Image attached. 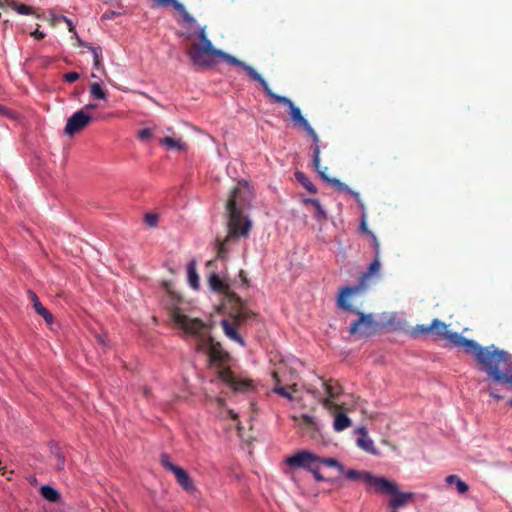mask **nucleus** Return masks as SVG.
I'll return each mask as SVG.
<instances>
[{"label": "nucleus", "instance_id": "obj_1", "mask_svg": "<svg viewBox=\"0 0 512 512\" xmlns=\"http://www.w3.org/2000/svg\"><path fill=\"white\" fill-rule=\"evenodd\" d=\"M253 192L247 182L240 181L231 191L226 202L228 215V234L224 240L217 239V257L224 259L228 253V245L236 243L240 237H248L252 223L243 215V210L249 206Z\"/></svg>", "mask_w": 512, "mask_h": 512}, {"label": "nucleus", "instance_id": "obj_2", "mask_svg": "<svg viewBox=\"0 0 512 512\" xmlns=\"http://www.w3.org/2000/svg\"><path fill=\"white\" fill-rule=\"evenodd\" d=\"M170 301L167 303L170 318L174 324L186 334L196 337L197 352H224L220 342L216 341L210 334L208 327L198 318H190L182 311L181 297L167 287Z\"/></svg>", "mask_w": 512, "mask_h": 512}, {"label": "nucleus", "instance_id": "obj_3", "mask_svg": "<svg viewBox=\"0 0 512 512\" xmlns=\"http://www.w3.org/2000/svg\"><path fill=\"white\" fill-rule=\"evenodd\" d=\"M412 335L415 337L436 335L445 339L451 347L463 348L465 352H504L494 345L481 347L475 341L469 340L457 332L449 331L448 325L438 319H433L430 324L416 325L412 330Z\"/></svg>", "mask_w": 512, "mask_h": 512}, {"label": "nucleus", "instance_id": "obj_4", "mask_svg": "<svg viewBox=\"0 0 512 512\" xmlns=\"http://www.w3.org/2000/svg\"><path fill=\"white\" fill-rule=\"evenodd\" d=\"M352 309H344L358 315V319L351 323L349 327L351 335L370 337L384 330L397 329L399 326L395 313L383 312L376 318L372 313L364 314L353 305Z\"/></svg>", "mask_w": 512, "mask_h": 512}, {"label": "nucleus", "instance_id": "obj_5", "mask_svg": "<svg viewBox=\"0 0 512 512\" xmlns=\"http://www.w3.org/2000/svg\"><path fill=\"white\" fill-rule=\"evenodd\" d=\"M224 306L228 311L229 318L221 321L223 331L229 339L244 347L245 343L238 333V329H241L249 320L254 319L256 314L236 294L229 295Z\"/></svg>", "mask_w": 512, "mask_h": 512}, {"label": "nucleus", "instance_id": "obj_6", "mask_svg": "<svg viewBox=\"0 0 512 512\" xmlns=\"http://www.w3.org/2000/svg\"><path fill=\"white\" fill-rule=\"evenodd\" d=\"M319 381L325 393V396L321 399V404L324 409L334 415L332 424L334 431L342 432L352 425L351 419L344 412L346 403L342 400V388L335 380L324 381L319 379Z\"/></svg>", "mask_w": 512, "mask_h": 512}, {"label": "nucleus", "instance_id": "obj_7", "mask_svg": "<svg viewBox=\"0 0 512 512\" xmlns=\"http://www.w3.org/2000/svg\"><path fill=\"white\" fill-rule=\"evenodd\" d=\"M479 368L493 382L512 385V354H474Z\"/></svg>", "mask_w": 512, "mask_h": 512}, {"label": "nucleus", "instance_id": "obj_8", "mask_svg": "<svg viewBox=\"0 0 512 512\" xmlns=\"http://www.w3.org/2000/svg\"><path fill=\"white\" fill-rule=\"evenodd\" d=\"M209 369L235 392L250 393L255 386L252 380L235 376L230 367V354H207Z\"/></svg>", "mask_w": 512, "mask_h": 512}, {"label": "nucleus", "instance_id": "obj_9", "mask_svg": "<svg viewBox=\"0 0 512 512\" xmlns=\"http://www.w3.org/2000/svg\"><path fill=\"white\" fill-rule=\"evenodd\" d=\"M380 267V258L375 257L367 271L361 275L359 282L356 285L342 287L337 298L338 307L341 309L353 310L352 304L349 302L348 298L363 294L369 287V280L373 275L379 273Z\"/></svg>", "mask_w": 512, "mask_h": 512}, {"label": "nucleus", "instance_id": "obj_10", "mask_svg": "<svg viewBox=\"0 0 512 512\" xmlns=\"http://www.w3.org/2000/svg\"><path fill=\"white\" fill-rule=\"evenodd\" d=\"M198 38L200 43H192L187 50V55L194 66L199 68H211V54L216 49L208 39L205 27L199 29Z\"/></svg>", "mask_w": 512, "mask_h": 512}, {"label": "nucleus", "instance_id": "obj_11", "mask_svg": "<svg viewBox=\"0 0 512 512\" xmlns=\"http://www.w3.org/2000/svg\"><path fill=\"white\" fill-rule=\"evenodd\" d=\"M160 463L167 471L171 472L175 476L177 483L182 487L183 490L187 492L195 491L193 481L187 471L172 463L170 457L167 454H162L160 456Z\"/></svg>", "mask_w": 512, "mask_h": 512}, {"label": "nucleus", "instance_id": "obj_12", "mask_svg": "<svg viewBox=\"0 0 512 512\" xmlns=\"http://www.w3.org/2000/svg\"><path fill=\"white\" fill-rule=\"evenodd\" d=\"M215 58H221L228 64L243 68L247 72L249 77L252 80L257 81L262 86V88H264V85L267 84L266 80L252 66L247 65L245 62L237 59L236 57L222 50L215 49L214 52L211 54V67L214 66V64L216 63Z\"/></svg>", "mask_w": 512, "mask_h": 512}, {"label": "nucleus", "instance_id": "obj_13", "mask_svg": "<svg viewBox=\"0 0 512 512\" xmlns=\"http://www.w3.org/2000/svg\"><path fill=\"white\" fill-rule=\"evenodd\" d=\"M263 90L266 95L275 103L283 104L289 108L291 120L295 125L301 126L303 129L308 126L309 122L302 116L301 110L287 97L275 94L268 83L264 85Z\"/></svg>", "mask_w": 512, "mask_h": 512}, {"label": "nucleus", "instance_id": "obj_14", "mask_svg": "<svg viewBox=\"0 0 512 512\" xmlns=\"http://www.w3.org/2000/svg\"><path fill=\"white\" fill-rule=\"evenodd\" d=\"M318 460L319 456L315 453L308 450H301L286 457L284 462L290 468H302L309 471L315 464H318Z\"/></svg>", "mask_w": 512, "mask_h": 512}, {"label": "nucleus", "instance_id": "obj_15", "mask_svg": "<svg viewBox=\"0 0 512 512\" xmlns=\"http://www.w3.org/2000/svg\"><path fill=\"white\" fill-rule=\"evenodd\" d=\"M91 121V115H89L84 110H79L67 119L64 133L65 135L72 137L86 128L91 123Z\"/></svg>", "mask_w": 512, "mask_h": 512}, {"label": "nucleus", "instance_id": "obj_16", "mask_svg": "<svg viewBox=\"0 0 512 512\" xmlns=\"http://www.w3.org/2000/svg\"><path fill=\"white\" fill-rule=\"evenodd\" d=\"M313 165L317 170L321 179L331 184L337 190H348V186L336 178H330L327 176L326 171L328 167H321L320 165V147L318 145L313 146Z\"/></svg>", "mask_w": 512, "mask_h": 512}, {"label": "nucleus", "instance_id": "obj_17", "mask_svg": "<svg viewBox=\"0 0 512 512\" xmlns=\"http://www.w3.org/2000/svg\"><path fill=\"white\" fill-rule=\"evenodd\" d=\"M367 480V484H369L372 488H374L375 492L389 494L395 493L397 491V485L393 481L388 480L385 477H377L370 473Z\"/></svg>", "mask_w": 512, "mask_h": 512}, {"label": "nucleus", "instance_id": "obj_18", "mask_svg": "<svg viewBox=\"0 0 512 512\" xmlns=\"http://www.w3.org/2000/svg\"><path fill=\"white\" fill-rule=\"evenodd\" d=\"M152 2V6L156 8H167L172 7L174 10L178 11L183 20L190 25L196 23L194 17H192L185 9V7L178 0H150Z\"/></svg>", "mask_w": 512, "mask_h": 512}, {"label": "nucleus", "instance_id": "obj_19", "mask_svg": "<svg viewBox=\"0 0 512 512\" xmlns=\"http://www.w3.org/2000/svg\"><path fill=\"white\" fill-rule=\"evenodd\" d=\"M356 432L358 433V438L356 440L357 446L362 449L363 451L372 454L377 455L378 450L376 449L374 445V441L371 439V437L368 435V432L365 427H359L357 428Z\"/></svg>", "mask_w": 512, "mask_h": 512}, {"label": "nucleus", "instance_id": "obj_20", "mask_svg": "<svg viewBox=\"0 0 512 512\" xmlns=\"http://www.w3.org/2000/svg\"><path fill=\"white\" fill-rule=\"evenodd\" d=\"M29 299L33 303V307L37 314L43 317V319L46 321L47 324H52L53 322V315L47 310L42 303L39 301L38 296L35 292L29 290L28 291Z\"/></svg>", "mask_w": 512, "mask_h": 512}, {"label": "nucleus", "instance_id": "obj_21", "mask_svg": "<svg viewBox=\"0 0 512 512\" xmlns=\"http://www.w3.org/2000/svg\"><path fill=\"white\" fill-rule=\"evenodd\" d=\"M388 495L392 496L388 505L390 508L393 509V511H395V509H397V508L404 506L406 504V502L413 497L412 493L400 492L398 488L395 493H389Z\"/></svg>", "mask_w": 512, "mask_h": 512}, {"label": "nucleus", "instance_id": "obj_22", "mask_svg": "<svg viewBox=\"0 0 512 512\" xmlns=\"http://www.w3.org/2000/svg\"><path fill=\"white\" fill-rule=\"evenodd\" d=\"M160 144L165 146L168 150L186 151L187 144L181 139H175L172 137H164L160 140Z\"/></svg>", "mask_w": 512, "mask_h": 512}, {"label": "nucleus", "instance_id": "obj_23", "mask_svg": "<svg viewBox=\"0 0 512 512\" xmlns=\"http://www.w3.org/2000/svg\"><path fill=\"white\" fill-rule=\"evenodd\" d=\"M209 285L210 287L217 292L226 293V298L233 294L232 292H229L228 286L220 279V277L213 273L209 277Z\"/></svg>", "mask_w": 512, "mask_h": 512}, {"label": "nucleus", "instance_id": "obj_24", "mask_svg": "<svg viewBox=\"0 0 512 512\" xmlns=\"http://www.w3.org/2000/svg\"><path fill=\"white\" fill-rule=\"evenodd\" d=\"M89 92H90V96L93 99H98V100H103V101H107V99H108L107 90L104 89V87L97 82H93L90 84Z\"/></svg>", "mask_w": 512, "mask_h": 512}, {"label": "nucleus", "instance_id": "obj_25", "mask_svg": "<svg viewBox=\"0 0 512 512\" xmlns=\"http://www.w3.org/2000/svg\"><path fill=\"white\" fill-rule=\"evenodd\" d=\"M188 281L192 288L197 289L199 287V276L196 270V261L191 260L187 265Z\"/></svg>", "mask_w": 512, "mask_h": 512}, {"label": "nucleus", "instance_id": "obj_26", "mask_svg": "<svg viewBox=\"0 0 512 512\" xmlns=\"http://www.w3.org/2000/svg\"><path fill=\"white\" fill-rule=\"evenodd\" d=\"M445 481L449 485L454 484L456 486L458 493L460 494H464L469 489L468 485L464 481H462L457 475H449L445 478Z\"/></svg>", "mask_w": 512, "mask_h": 512}, {"label": "nucleus", "instance_id": "obj_27", "mask_svg": "<svg viewBox=\"0 0 512 512\" xmlns=\"http://www.w3.org/2000/svg\"><path fill=\"white\" fill-rule=\"evenodd\" d=\"M41 495L50 502H57L60 498L59 492L50 485H43L41 487Z\"/></svg>", "mask_w": 512, "mask_h": 512}, {"label": "nucleus", "instance_id": "obj_28", "mask_svg": "<svg viewBox=\"0 0 512 512\" xmlns=\"http://www.w3.org/2000/svg\"><path fill=\"white\" fill-rule=\"evenodd\" d=\"M370 473L371 472H368V471H358V470L350 469L345 472V477L349 480L363 481L366 483L368 480L367 476H369Z\"/></svg>", "mask_w": 512, "mask_h": 512}, {"label": "nucleus", "instance_id": "obj_29", "mask_svg": "<svg viewBox=\"0 0 512 512\" xmlns=\"http://www.w3.org/2000/svg\"><path fill=\"white\" fill-rule=\"evenodd\" d=\"M295 177L299 183L303 185L311 193H316L317 189L315 185L310 181V179L302 172H296Z\"/></svg>", "mask_w": 512, "mask_h": 512}, {"label": "nucleus", "instance_id": "obj_30", "mask_svg": "<svg viewBox=\"0 0 512 512\" xmlns=\"http://www.w3.org/2000/svg\"><path fill=\"white\" fill-rule=\"evenodd\" d=\"M307 203L311 204L315 209V217L318 220L326 219V212L323 209L320 201L318 199H308Z\"/></svg>", "mask_w": 512, "mask_h": 512}, {"label": "nucleus", "instance_id": "obj_31", "mask_svg": "<svg viewBox=\"0 0 512 512\" xmlns=\"http://www.w3.org/2000/svg\"><path fill=\"white\" fill-rule=\"evenodd\" d=\"M89 50L93 54V67L96 70L102 68V50L100 47H89Z\"/></svg>", "mask_w": 512, "mask_h": 512}, {"label": "nucleus", "instance_id": "obj_32", "mask_svg": "<svg viewBox=\"0 0 512 512\" xmlns=\"http://www.w3.org/2000/svg\"><path fill=\"white\" fill-rule=\"evenodd\" d=\"M318 464H324L327 467L337 468L341 473L344 472L343 465L334 458H322L319 457Z\"/></svg>", "mask_w": 512, "mask_h": 512}, {"label": "nucleus", "instance_id": "obj_33", "mask_svg": "<svg viewBox=\"0 0 512 512\" xmlns=\"http://www.w3.org/2000/svg\"><path fill=\"white\" fill-rule=\"evenodd\" d=\"M54 465L58 470H62L65 466V457L59 451L54 453Z\"/></svg>", "mask_w": 512, "mask_h": 512}, {"label": "nucleus", "instance_id": "obj_34", "mask_svg": "<svg viewBox=\"0 0 512 512\" xmlns=\"http://www.w3.org/2000/svg\"><path fill=\"white\" fill-rule=\"evenodd\" d=\"M367 235H369L371 238L372 245L374 248L375 257L380 258V244H379V241H378L376 235L371 231H367Z\"/></svg>", "mask_w": 512, "mask_h": 512}, {"label": "nucleus", "instance_id": "obj_35", "mask_svg": "<svg viewBox=\"0 0 512 512\" xmlns=\"http://www.w3.org/2000/svg\"><path fill=\"white\" fill-rule=\"evenodd\" d=\"M153 136V131L149 128H144L138 132V138L141 141H147Z\"/></svg>", "mask_w": 512, "mask_h": 512}, {"label": "nucleus", "instance_id": "obj_36", "mask_svg": "<svg viewBox=\"0 0 512 512\" xmlns=\"http://www.w3.org/2000/svg\"><path fill=\"white\" fill-rule=\"evenodd\" d=\"M144 220L148 226H150V227L156 226V224L158 222V215L153 214V213H147L144 217Z\"/></svg>", "mask_w": 512, "mask_h": 512}, {"label": "nucleus", "instance_id": "obj_37", "mask_svg": "<svg viewBox=\"0 0 512 512\" xmlns=\"http://www.w3.org/2000/svg\"><path fill=\"white\" fill-rule=\"evenodd\" d=\"M320 464H315L312 469L309 470L310 473H312V475L314 476L315 480L317 482H322L324 481V477L321 475L320 473Z\"/></svg>", "mask_w": 512, "mask_h": 512}, {"label": "nucleus", "instance_id": "obj_38", "mask_svg": "<svg viewBox=\"0 0 512 512\" xmlns=\"http://www.w3.org/2000/svg\"><path fill=\"white\" fill-rule=\"evenodd\" d=\"M304 130H305V131L308 133V135H310V136H311V138L313 139V141H314V143H315V145H314V146H316V145H318V146H319L320 139H319V137H318L317 133L315 132V130L311 127V125H310V124H308V126H306V127L304 128Z\"/></svg>", "mask_w": 512, "mask_h": 512}, {"label": "nucleus", "instance_id": "obj_39", "mask_svg": "<svg viewBox=\"0 0 512 512\" xmlns=\"http://www.w3.org/2000/svg\"><path fill=\"white\" fill-rule=\"evenodd\" d=\"M273 392L284 397V398H287L290 401L293 400L292 395L284 387H275L273 389Z\"/></svg>", "mask_w": 512, "mask_h": 512}, {"label": "nucleus", "instance_id": "obj_40", "mask_svg": "<svg viewBox=\"0 0 512 512\" xmlns=\"http://www.w3.org/2000/svg\"><path fill=\"white\" fill-rule=\"evenodd\" d=\"M15 9L19 14H23V15L32 14V8L25 4H18V5L15 4Z\"/></svg>", "mask_w": 512, "mask_h": 512}, {"label": "nucleus", "instance_id": "obj_41", "mask_svg": "<svg viewBox=\"0 0 512 512\" xmlns=\"http://www.w3.org/2000/svg\"><path fill=\"white\" fill-rule=\"evenodd\" d=\"M340 191L346 192V193L350 194L351 196H353L354 199L356 200V202L360 205V207L364 208V204H363L360 194L358 192L351 190L349 187H348V190H340Z\"/></svg>", "mask_w": 512, "mask_h": 512}, {"label": "nucleus", "instance_id": "obj_42", "mask_svg": "<svg viewBox=\"0 0 512 512\" xmlns=\"http://www.w3.org/2000/svg\"><path fill=\"white\" fill-rule=\"evenodd\" d=\"M301 419L302 421L309 425V426H312V427H315L316 426V420L313 416L309 415V414H303L301 416Z\"/></svg>", "mask_w": 512, "mask_h": 512}, {"label": "nucleus", "instance_id": "obj_43", "mask_svg": "<svg viewBox=\"0 0 512 512\" xmlns=\"http://www.w3.org/2000/svg\"><path fill=\"white\" fill-rule=\"evenodd\" d=\"M64 79L66 82L72 83L79 79V74L77 72H69L64 75Z\"/></svg>", "mask_w": 512, "mask_h": 512}, {"label": "nucleus", "instance_id": "obj_44", "mask_svg": "<svg viewBox=\"0 0 512 512\" xmlns=\"http://www.w3.org/2000/svg\"><path fill=\"white\" fill-rule=\"evenodd\" d=\"M61 19L67 24L68 30L76 35L75 26L73 22L66 16H61Z\"/></svg>", "mask_w": 512, "mask_h": 512}, {"label": "nucleus", "instance_id": "obj_45", "mask_svg": "<svg viewBox=\"0 0 512 512\" xmlns=\"http://www.w3.org/2000/svg\"><path fill=\"white\" fill-rule=\"evenodd\" d=\"M220 416H222V417L228 416L231 419L237 418V414L233 410H227L226 412H220Z\"/></svg>", "mask_w": 512, "mask_h": 512}, {"label": "nucleus", "instance_id": "obj_46", "mask_svg": "<svg viewBox=\"0 0 512 512\" xmlns=\"http://www.w3.org/2000/svg\"><path fill=\"white\" fill-rule=\"evenodd\" d=\"M31 36H33L35 39H43L45 37V33L42 32V31H39L38 29H36L35 31H33L31 33Z\"/></svg>", "mask_w": 512, "mask_h": 512}, {"label": "nucleus", "instance_id": "obj_47", "mask_svg": "<svg viewBox=\"0 0 512 512\" xmlns=\"http://www.w3.org/2000/svg\"><path fill=\"white\" fill-rule=\"evenodd\" d=\"M75 36H76V39H77V42H78V45H79V46H81V47H85V48H87L88 50H89V47H93V46H92V45H90L89 43H86V42H84L82 39H80V38L78 37V35H77V34H76Z\"/></svg>", "mask_w": 512, "mask_h": 512}, {"label": "nucleus", "instance_id": "obj_48", "mask_svg": "<svg viewBox=\"0 0 512 512\" xmlns=\"http://www.w3.org/2000/svg\"><path fill=\"white\" fill-rule=\"evenodd\" d=\"M116 15V12L114 11H111V12H106L102 15V18L103 19H111L113 18L114 16Z\"/></svg>", "mask_w": 512, "mask_h": 512}, {"label": "nucleus", "instance_id": "obj_49", "mask_svg": "<svg viewBox=\"0 0 512 512\" xmlns=\"http://www.w3.org/2000/svg\"><path fill=\"white\" fill-rule=\"evenodd\" d=\"M95 108H97L96 104L89 103L82 110H84L86 112L87 110H92V109H95Z\"/></svg>", "mask_w": 512, "mask_h": 512}, {"label": "nucleus", "instance_id": "obj_50", "mask_svg": "<svg viewBox=\"0 0 512 512\" xmlns=\"http://www.w3.org/2000/svg\"><path fill=\"white\" fill-rule=\"evenodd\" d=\"M489 394L491 397L495 398V399H501V396L496 394L495 391L493 389H490L489 390Z\"/></svg>", "mask_w": 512, "mask_h": 512}, {"label": "nucleus", "instance_id": "obj_51", "mask_svg": "<svg viewBox=\"0 0 512 512\" xmlns=\"http://www.w3.org/2000/svg\"><path fill=\"white\" fill-rule=\"evenodd\" d=\"M216 403H217L218 407H220V408L224 407V405H225L224 400L221 398H217Z\"/></svg>", "mask_w": 512, "mask_h": 512}, {"label": "nucleus", "instance_id": "obj_52", "mask_svg": "<svg viewBox=\"0 0 512 512\" xmlns=\"http://www.w3.org/2000/svg\"><path fill=\"white\" fill-rule=\"evenodd\" d=\"M361 230H362L364 233H366V234H367V231H369V230H368V228L366 227V224H365V221H364V220L361 222Z\"/></svg>", "mask_w": 512, "mask_h": 512}, {"label": "nucleus", "instance_id": "obj_53", "mask_svg": "<svg viewBox=\"0 0 512 512\" xmlns=\"http://www.w3.org/2000/svg\"><path fill=\"white\" fill-rule=\"evenodd\" d=\"M8 2L9 0H0V8H3Z\"/></svg>", "mask_w": 512, "mask_h": 512}, {"label": "nucleus", "instance_id": "obj_54", "mask_svg": "<svg viewBox=\"0 0 512 512\" xmlns=\"http://www.w3.org/2000/svg\"><path fill=\"white\" fill-rule=\"evenodd\" d=\"M148 393H149L148 389H147V388H144V389H143V394H144L145 396H148Z\"/></svg>", "mask_w": 512, "mask_h": 512}, {"label": "nucleus", "instance_id": "obj_55", "mask_svg": "<svg viewBox=\"0 0 512 512\" xmlns=\"http://www.w3.org/2000/svg\"><path fill=\"white\" fill-rule=\"evenodd\" d=\"M4 469L3 463L0 461V470Z\"/></svg>", "mask_w": 512, "mask_h": 512}, {"label": "nucleus", "instance_id": "obj_56", "mask_svg": "<svg viewBox=\"0 0 512 512\" xmlns=\"http://www.w3.org/2000/svg\"><path fill=\"white\" fill-rule=\"evenodd\" d=\"M508 405L512 406V399L508 402Z\"/></svg>", "mask_w": 512, "mask_h": 512}]
</instances>
